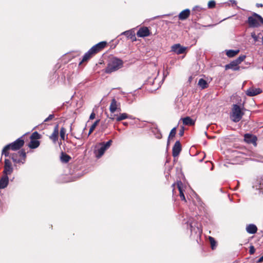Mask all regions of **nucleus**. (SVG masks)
I'll use <instances>...</instances> for the list:
<instances>
[{"mask_svg": "<svg viewBox=\"0 0 263 263\" xmlns=\"http://www.w3.org/2000/svg\"><path fill=\"white\" fill-rule=\"evenodd\" d=\"M246 56L245 55H241L238 58H237L235 60L239 64H240L243 61L246 59Z\"/></svg>", "mask_w": 263, "mask_h": 263, "instance_id": "obj_33", "label": "nucleus"}, {"mask_svg": "<svg viewBox=\"0 0 263 263\" xmlns=\"http://www.w3.org/2000/svg\"><path fill=\"white\" fill-rule=\"evenodd\" d=\"M186 49V47L182 46L180 44H174L171 47V51L177 54L183 53Z\"/></svg>", "mask_w": 263, "mask_h": 263, "instance_id": "obj_11", "label": "nucleus"}, {"mask_svg": "<svg viewBox=\"0 0 263 263\" xmlns=\"http://www.w3.org/2000/svg\"><path fill=\"white\" fill-rule=\"evenodd\" d=\"M71 159L70 156L67 154L62 153L61 156V161L63 163H67Z\"/></svg>", "mask_w": 263, "mask_h": 263, "instance_id": "obj_26", "label": "nucleus"}, {"mask_svg": "<svg viewBox=\"0 0 263 263\" xmlns=\"http://www.w3.org/2000/svg\"><path fill=\"white\" fill-rule=\"evenodd\" d=\"M95 116H96V115H95V114L93 112H92L90 114V116H89V119H90V120H92V119H95Z\"/></svg>", "mask_w": 263, "mask_h": 263, "instance_id": "obj_42", "label": "nucleus"}, {"mask_svg": "<svg viewBox=\"0 0 263 263\" xmlns=\"http://www.w3.org/2000/svg\"><path fill=\"white\" fill-rule=\"evenodd\" d=\"M110 119L112 121L116 120L117 122H120L123 120L129 119H133V116L129 115H128L126 113H120L119 115L118 114H110V117H109Z\"/></svg>", "mask_w": 263, "mask_h": 263, "instance_id": "obj_9", "label": "nucleus"}, {"mask_svg": "<svg viewBox=\"0 0 263 263\" xmlns=\"http://www.w3.org/2000/svg\"><path fill=\"white\" fill-rule=\"evenodd\" d=\"M183 124L185 125H193L195 124V121L190 117H186L182 119Z\"/></svg>", "mask_w": 263, "mask_h": 263, "instance_id": "obj_24", "label": "nucleus"}, {"mask_svg": "<svg viewBox=\"0 0 263 263\" xmlns=\"http://www.w3.org/2000/svg\"><path fill=\"white\" fill-rule=\"evenodd\" d=\"M225 51L228 57L232 58L239 53V50H226Z\"/></svg>", "mask_w": 263, "mask_h": 263, "instance_id": "obj_25", "label": "nucleus"}, {"mask_svg": "<svg viewBox=\"0 0 263 263\" xmlns=\"http://www.w3.org/2000/svg\"><path fill=\"white\" fill-rule=\"evenodd\" d=\"M123 62L122 60L114 57L111 58L105 69V72L110 73L116 71L123 66Z\"/></svg>", "mask_w": 263, "mask_h": 263, "instance_id": "obj_3", "label": "nucleus"}, {"mask_svg": "<svg viewBox=\"0 0 263 263\" xmlns=\"http://www.w3.org/2000/svg\"><path fill=\"white\" fill-rule=\"evenodd\" d=\"M175 183L173 184H172V187H174L175 186Z\"/></svg>", "mask_w": 263, "mask_h": 263, "instance_id": "obj_50", "label": "nucleus"}, {"mask_svg": "<svg viewBox=\"0 0 263 263\" xmlns=\"http://www.w3.org/2000/svg\"><path fill=\"white\" fill-rule=\"evenodd\" d=\"M161 137H162V136H161V134H160L159 135H158V136H157V138L158 139H160V138H161Z\"/></svg>", "mask_w": 263, "mask_h": 263, "instance_id": "obj_48", "label": "nucleus"}, {"mask_svg": "<svg viewBox=\"0 0 263 263\" xmlns=\"http://www.w3.org/2000/svg\"><path fill=\"white\" fill-rule=\"evenodd\" d=\"M256 6L257 7L259 8V7H262L263 6V5L262 4L257 3Z\"/></svg>", "mask_w": 263, "mask_h": 263, "instance_id": "obj_45", "label": "nucleus"}, {"mask_svg": "<svg viewBox=\"0 0 263 263\" xmlns=\"http://www.w3.org/2000/svg\"><path fill=\"white\" fill-rule=\"evenodd\" d=\"M150 34V31L146 27L140 28L137 33L138 37H144L148 36Z\"/></svg>", "mask_w": 263, "mask_h": 263, "instance_id": "obj_14", "label": "nucleus"}, {"mask_svg": "<svg viewBox=\"0 0 263 263\" xmlns=\"http://www.w3.org/2000/svg\"><path fill=\"white\" fill-rule=\"evenodd\" d=\"M176 108H177L178 111H181L183 110V105L181 101H178L176 102Z\"/></svg>", "mask_w": 263, "mask_h": 263, "instance_id": "obj_32", "label": "nucleus"}, {"mask_svg": "<svg viewBox=\"0 0 263 263\" xmlns=\"http://www.w3.org/2000/svg\"><path fill=\"white\" fill-rule=\"evenodd\" d=\"M251 37L253 39L255 42H257L259 39V36L257 35L255 32L251 33Z\"/></svg>", "mask_w": 263, "mask_h": 263, "instance_id": "obj_37", "label": "nucleus"}, {"mask_svg": "<svg viewBox=\"0 0 263 263\" xmlns=\"http://www.w3.org/2000/svg\"><path fill=\"white\" fill-rule=\"evenodd\" d=\"M193 10L200 12L201 10V8L198 6H195V7H194Z\"/></svg>", "mask_w": 263, "mask_h": 263, "instance_id": "obj_41", "label": "nucleus"}, {"mask_svg": "<svg viewBox=\"0 0 263 263\" xmlns=\"http://www.w3.org/2000/svg\"><path fill=\"white\" fill-rule=\"evenodd\" d=\"M10 157L11 158L13 162L15 163H24L25 161V159L26 157V153L24 149H22L18 151L16 153H12L10 155Z\"/></svg>", "mask_w": 263, "mask_h": 263, "instance_id": "obj_8", "label": "nucleus"}, {"mask_svg": "<svg viewBox=\"0 0 263 263\" xmlns=\"http://www.w3.org/2000/svg\"><path fill=\"white\" fill-rule=\"evenodd\" d=\"M121 34H124L128 39H131L133 41L136 40L135 32L132 30L124 31Z\"/></svg>", "mask_w": 263, "mask_h": 263, "instance_id": "obj_23", "label": "nucleus"}, {"mask_svg": "<svg viewBox=\"0 0 263 263\" xmlns=\"http://www.w3.org/2000/svg\"><path fill=\"white\" fill-rule=\"evenodd\" d=\"M13 171V167L10 160L8 159H5L4 162V171L3 172V174L8 176V175L12 173Z\"/></svg>", "mask_w": 263, "mask_h": 263, "instance_id": "obj_10", "label": "nucleus"}, {"mask_svg": "<svg viewBox=\"0 0 263 263\" xmlns=\"http://www.w3.org/2000/svg\"><path fill=\"white\" fill-rule=\"evenodd\" d=\"M117 110L118 111L121 110L120 103H118L115 99H112L109 106L110 114H115V112Z\"/></svg>", "mask_w": 263, "mask_h": 263, "instance_id": "obj_12", "label": "nucleus"}, {"mask_svg": "<svg viewBox=\"0 0 263 263\" xmlns=\"http://www.w3.org/2000/svg\"><path fill=\"white\" fill-rule=\"evenodd\" d=\"M183 184L181 181H178L177 182V187L179 191V195L182 200L186 201L185 197L183 193V190L182 189Z\"/></svg>", "mask_w": 263, "mask_h": 263, "instance_id": "obj_22", "label": "nucleus"}, {"mask_svg": "<svg viewBox=\"0 0 263 263\" xmlns=\"http://www.w3.org/2000/svg\"><path fill=\"white\" fill-rule=\"evenodd\" d=\"M99 122L100 120H97L93 123V124L90 127L88 136L90 135L92 133L96 126L99 124Z\"/></svg>", "mask_w": 263, "mask_h": 263, "instance_id": "obj_29", "label": "nucleus"}, {"mask_svg": "<svg viewBox=\"0 0 263 263\" xmlns=\"http://www.w3.org/2000/svg\"><path fill=\"white\" fill-rule=\"evenodd\" d=\"M198 85L202 88V89H204L206 87H208V83H207V82L203 79H200L199 81H198Z\"/></svg>", "mask_w": 263, "mask_h": 263, "instance_id": "obj_28", "label": "nucleus"}, {"mask_svg": "<svg viewBox=\"0 0 263 263\" xmlns=\"http://www.w3.org/2000/svg\"><path fill=\"white\" fill-rule=\"evenodd\" d=\"M53 117H54V115L51 114V115H49V116L44 120V122H46L50 120H51L53 118Z\"/></svg>", "mask_w": 263, "mask_h": 263, "instance_id": "obj_38", "label": "nucleus"}, {"mask_svg": "<svg viewBox=\"0 0 263 263\" xmlns=\"http://www.w3.org/2000/svg\"><path fill=\"white\" fill-rule=\"evenodd\" d=\"M112 142V140H110L106 143L101 142L96 145L94 151L96 157L97 158H101L105 152L109 148Z\"/></svg>", "mask_w": 263, "mask_h": 263, "instance_id": "obj_5", "label": "nucleus"}, {"mask_svg": "<svg viewBox=\"0 0 263 263\" xmlns=\"http://www.w3.org/2000/svg\"><path fill=\"white\" fill-rule=\"evenodd\" d=\"M258 261V262H262V261H263V256L259 258Z\"/></svg>", "mask_w": 263, "mask_h": 263, "instance_id": "obj_46", "label": "nucleus"}, {"mask_svg": "<svg viewBox=\"0 0 263 263\" xmlns=\"http://www.w3.org/2000/svg\"><path fill=\"white\" fill-rule=\"evenodd\" d=\"M24 144V140L22 137L18 138L15 141L6 145L2 151V155L5 157L9 156L8 150L17 151L20 149Z\"/></svg>", "mask_w": 263, "mask_h": 263, "instance_id": "obj_2", "label": "nucleus"}, {"mask_svg": "<svg viewBox=\"0 0 263 263\" xmlns=\"http://www.w3.org/2000/svg\"><path fill=\"white\" fill-rule=\"evenodd\" d=\"M187 223L190 226L191 235L196 236L197 237L201 235L202 231L200 224L198 223L196 220L193 218L190 219Z\"/></svg>", "mask_w": 263, "mask_h": 263, "instance_id": "obj_6", "label": "nucleus"}, {"mask_svg": "<svg viewBox=\"0 0 263 263\" xmlns=\"http://www.w3.org/2000/svg\"><path fill=\"white\" fill-rule=\"evenodd\" d=\"M262 90L260 88L251 87L246 91V93L248 96L253 97L260 94Z\"/></svg>", "mask_w": 263, "mask_h": 263, "instance_id": "obj_15", "label": "nucleus"}, {"mask_svg": "<svg viewBox=\"0 0 263 263\" xmlns=\"http://www.w3.org/2000/svg\"><path fill=\"white\" fill-rule=\"evenodd\" d=\"M243 115L244 113L240 106L238 104H233L230 115V119L233 122L237 123L241 120Z\"/></svg>", "mask_w": 263, "mask_h": 263, "instance_id": "obj_4", "label": "nucleus"}, {"mask_svg": "<svg viewBox=\"0 0 263 263\" xmlns=\"http://www.w3.org/2000/svg\"><path fill=\"white\" fill-rule=\"evenodd\" d=\"M183 134H184V128H183V127H182V129H181L179 130V135H180V136H183Z\"/></svg>", "mask_w": 263, "mask_h": 263, "instance_id": "obj_43", "label": "nucleus"}, {"mask_svg": "<svg viewBox=\"0 0 263 263\" xmlns=\"http://www.w3.org/2000/svg\"><path fill=\"white\" fill-rule=\"evenodd\" d=\"M176 127H174L171 131L170 133V135H169V136H168V140H167V145L169 144V143H170V138H173V137H175V135H176Z\"/></svg>", "mask_w": 263, "mask_h": 263, "instance_id": "obj_30", "label": "nucleus"}, {"mask_svg": "<svg viewBox=\"0 0 263 263\" xmlns=\"http://www.w3.org/2000/svg\"><path fill=\"white\" fill-rule=\"evenodd\" d=\"M59 135V127L58 125H57L54 128L53 133L50 136V138L53 141L56 142L58 139Z\"/></svg>", "mask_w": 263, "mask_h": 263, "instance_id": "obj_21", "label": "nucleus"}, {"mask_svg": "<svg viewBox=\"0 0 263 263\" xmlns=\"http://www.w3.org/2000/svg\"><path fill=\"white\" fill-rule=\"evenodd\" d=\"M248 23L250 27H258L260 24L263 25V18L259 14L253 12L252 16L248 17Z\"/></svg>", "mask_w": 263, "mask_h": 263, "instance_id": "obj_7", "label": "nucleus"}, {"mask_svg": "<svg viewBox=\"0 0 263 263\" xmlns=\"http://www.w3.org/2000/svg\"><path fill=\"white\" fill-rule=\"evenodd\" d=\"M39 145L40 142L39 141L31 139L28 146L30 148L34 149L37 148Z\"/></svg>", "mask_w": 263, "mask_h": 263, "instance_id": "obj_27", "label": "nucleus"}, {"mask_svg": "<svg viewBox=\"0 0 263 263\" xmlns=\"http://www.w3.org/2000/svg\"><path fill=\"white\" fill-rule=\"evenodd\" d=\"M257 228L254 224H249L246 227V231L251 234H255L257 232Z\"/></svg>", "mask_w": 263, "mask_h": 263, "instance_id": "obj_20", "label": "nucleus"}, {"mask_svg": "<svg viewBox=\"0 0 263 263\" xmlns=\"http://www.w3.org/2000/svg\"><path fill=\"white\" fill-rule=\"evenodd\" d=\"M244 140L248 144H253L254 146H256L257 137L250 134H246L244 135Z\"/></svg>", "mask_w": 263, "mask_h": 263, "instance_id": "obj_13", "label": "nucleus"}, {"mask_svg": "<svg viewBox=\"0 0 263 263\" xmlns=\"http://www.w3.org/2000/svg\"><path fill=\"white\" fill-rule=\"evenodd\" d=\"M262 44L263 45V36H262Z\"/></svg>", "mask_w": 263, "mask_h": 263, "instance_id": "obj_49", "label": "nucleus"}, {"mask_svg": "<svg viewBox=\"0 0 263 263\" xmlns=\"http://www.w3.org/2000/svg\"><path fill=\"white\" fill-rule=\"evenodd\" d=\"M40 138V135L37 133V132H34L32 135L31 136V139H39Z\"/></svg>", "mask_w": 263, "mask_h": 263, "instance_id": "obj_36", "label": "nucleus"}, {"mask_svg": "<svg viewBox=\"0 0 263 263\" xmlns=\"http://www.w3.org/2000/svg\"><path fill=\"white\" fill-rule=\"evenodd\" d=\"M190 10L186 9L182 11L179 14L178 17L180 20H184L186 19L190 14Z\"/></svg>", "mask_w": 263, "mask_h": 263, "instance_id": "obj_19", "label": "nucleus"}, {"mask_svg": "<svg viewBox=\"0 0 263 263\" xmlns=\"http://www.w3.org/2000/svg\"><path fill=\"white\" fill-rule=\"evenodd\" d=\"M230 2L232 3L233 5H236L237 4V2L235 0H230Z\"/></svg>", "mask_w": 263, "mask_h": 263, "instance_id": "obj_44", "label": "nucleus"}, {"mask_svg": "<svg viewBox=\"0 0 263 263\" xmlns=\"http://www.w3.org/2000/svg\"><path fill=\"white\" fill-rule=\"evenodd\" d=\"M239 64L236 62L235 60H234L230 62L229 64L226 65L225 69H232L234 71L239 70L240 69V67L238 66Z\"/></svg>", "mask_w": 263, "mask_h": 263, "instance_id": "obj_17", "label": "nucleus"}, {"mask_svg": "<svg viewBox=\"0 0 263 263\" xmlns=\"http://www.w3.org/2000/svg\"><path fill=\"white\" fill-rule=\"evenodd\" d=\"M253 187L255 188L256 190H260L263 188V184L259 183L258 187L257 185H253Z\"/></svg>", "mask_w": 263, "mask_h": 263, "instance_id": "obj_40", "label": "nucleus"}, {"mask_svg": "<svg viewBox=\"0 0 263 263\" xmlns=\"http://www.w3.org/2000/svg\"><path fill=\"white\" fill-rule=\"evenodd\" d=\"M65 129L64 127H62L60 130V137L63 140H64L65 139Z\"/></svg>", "mask_w": 263, "mask_h": 263, "instance_id": "obj_35", "label": "nucleus"}, {"mask_svg": "<svg viewBox=\"0 0 263 263\" xmlns=\"http://www.w3.org/2000/svg\"><path fill=\"white\" fill-rule=\"evenodd\" d=\"M107 43L105 41L101 42L93 46H92L83 57L82 61L80 63L85 62L89 59L93 55L102 50L106 45Z\"/></svg>", "mask_w": 263, "mask_h": 263, "instance_id": "obj_1", "label": "nucleus"}, {"mask_svg": "<svg viewBox=\"0 0 263 263\" xmlns=\"http://www.w3.org/2000/svg\"><path fill=\"white\" fill-rule=\"evenodd\" d=\"M236 157H240V156H238V155L237 156V155Z\"/></svg>", "mask_w": 263, "mask_h": 263, "instance_id": "obj_51", "label": "nucleus"}, {"mask_svg": "<svg viewBox=\"0 0 263 263\" xmlns=\"http://www.w3.org/2000/svg\"><path fill=\"white\" fill-rule=\"evenodd\" d=\"M122 123H123V124L124 126H127V125H128V123L127 122H123Z\"/></svg>", "mask_w": 263, "mask_h": 263, "instance_id": "obj_47", "label": "nucleus"}, {"mask_svg": "<svg viewBox=\"0 0 263 263\" xmlns=\"http://www.w3.org/2000/svg\"><path fill=\"white\" fill-rule=\"evenodd\" d=\"M209 239L211 246V248L212 250H214L215 248L216 242L214 238L211 236H209Z\"/></svg>", "mask_w": 263, "mask_h": 263, "instance_id": "obj_31", "label": "nucleus"}, {"mask_svg": "<svg viewBox=\"0 0 263 263\" xmlns=\"http://www.w3.org/2000/svg\"><path fill=\"white\" fill-rule=\"evenodd\" d=\"M255 249L254 248V247L253 246H251L250 247V249H249V252L250 253V254H253L255 253Z\"/></svg>", "mask_w": 263, "mask_h": 263, "instance_id": "obj_39", "label": "nucleus"}, {"mask_svg": "<svg viewBox=\"0 0 263 263\" xmlns=\"http://www.w3.org/2000/svg\"><path fill=\"white\" fill-rule=\"evenodd\" d=\"M9 183L8 176L3 174V176L0 179V189L6 188Z\"/></svg>", "mask_w": 263, "mask_h": 263, "instance_id": "obj_18", "label": "nucleus"}, {"mask_svg": "<svg viewBox=\"0 0 263 263\" xmlns=\"http://www.w3.org/2000/svg\"><path fill=\"white\" fill-rule=\"evenodd\" d=\"M181 151V146L180 142L179 141H177L173 147V152L172 154L173 157H176L178 156Z\"/></svg>", "mask_w": 263, "mask_h": 263, "instance_id": "obj_16", "label": "nucleus"}, {"mask_svg": "<svg viewBox=\"0 0 263 263\" xmlns=\"http://www.w3.org/2000/svg\"><path fill=\"white\" fill-rule=\"evenodd\" d=\"M215 5H216V2H215V1H214L213 0H211V1H209L208 3V8L210 9L214 8L215 7Z\"/></svg>", "mask_w": 263, "mask_h": 263, "instance_id": "obj_34", "label": "nucleus"}]
</instances>
